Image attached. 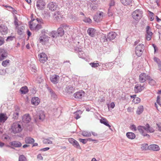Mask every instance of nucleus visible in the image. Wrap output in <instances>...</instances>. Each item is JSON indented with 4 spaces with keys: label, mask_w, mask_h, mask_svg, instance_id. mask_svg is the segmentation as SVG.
Masks as SVG:
<instances>
[{
    "label": "nucleus",
    "mask_w": 161,
    "mask_h": 161,
    "mask_svg": "<svg viewBox=\"0 0 161 161\" xmlns=\"http://www.w3.org/2000/svg\"><path fill=\"white\" fill-rule=\"evenodd\" d=\"M137 129L139 131H150V125L149 124H147L145 126L140 125L138 126Z\"/></svg>",
    "instance_id": "15"
},
{
    "label": "nucleus",
    "mask_w": 161,
    "mask_h": 161,
    "mask_svg": "<svg viewBox=\"0 0 161 161\" xmlns=\"http://www.w3.org/2000/svg\"><path fill=\"white\" fill-rule=\"evenodd\" d=\"M26 158L23 155H20L19 158V161H26Z\"/></svg>",
    "instance_id": "47"
},
{
    "label": "nucleus",
    "mask_w": 161,
    "mask_h": 161,
    "mask_svg": "<svg viewBox=\"0 0 161 161\" xmlns=\"http://www.w3.org/2000/svg\"><path fill=\"white\" fill-rule=\"evenodd\" d=\"M48 7L49 9L51 11H55L58 8V5L55 3L50 2L48 5Z\"/></svg>",
    "instance_id": "14"
},
{
    "label": "nucleus",
    "mask_w": 161,
    "mask_h": 161,
    "mask_svg": "<svg viewBox=\"0 0 161 161\" xmlns=\"http://www.w3.org/2000/svg\"><path fill=\"white\" fill-rule=\"evenodd\" d=\"M69 142L71 144H73L75 140L72 138H69L68 139Z\"/></svg>",
    "instance_id": "64"
},
{
    "label": "nucleus",
    "mask_w": 161,
    "mask_h": 161,
    "mask_svg": "<svg viewBox=\"0 0 161 161\" xmlns=\"http://www.w3.org/2000/svg\"><path fill=\"white\" fill-rule=\"evenodd\" d=\"M107 13L108 16H112L113 15V13L110 7L108 9Z\"/></svg>",
    "instance_id": "53"
},
{
    "label": "nucleus",
    "mask_w": 161,
    "mask_h": 161,
    "mask_svg": "<svg viewBox=\"0 0 161 161\" xmlns=\"http://www.w3.org/2000/svg\"><path fill=\"white\" fill-rule=\"evenodd\" d=\"M23 126L17 123H14L12 126V131H22Z\"/></svg>",
    "instance_id": "10"
},
{
    "label": "nucleus",
    "mask_w": 161,
    "mask_h": 161,
    "mask_svg": "<svg viewBox=\"0 0 161 161\" xmlns=\"http://www.w3.org/2000/svg\"><path fill=\"white\" fill-rule=\"evenodd\" d=\"M148 80H149V83L150 84V85L152 86H153L155 84V81L154 80L152 79L150 76L149 78L148 79Z\"/></svg>",
    "instance_id": "43"
},
{
    "label": "nucleus",
    "mask_w": 161,
    "mask_h": 161,
    "mask_svg": "<svg viewBox=\"0 0 161 161\" xmlns=\"http://www.w3.org/2000/svg\"><path fill=\"white\" fill-rule=\"evenodd\" d=\"M31 120V118L29 114H25L22 117V120L24 123H28Z\"/></svg>",
    "instance_id": "18"
},
{
    "label": "nucleus",
    "mask_w": 161,
    "mask_h": 161,
    "mask_svg": "<svg viewBox=\"0 0 161 161\" xmlns=\"http://www.w3.org/2000/svg\"><path fill=\"white\" fill-rule=\"evenodd\" d=\"M134 102L135 103H139L141 101L140 99L138 97H135L134 99Z\"/></svg>",
    "instance_id": "54"
},
{
    "label": "nucleus",
    "mask_w": 161,
    "mask_h": 161,
    "mask_svg": "<svg viewBox=\"0 0 161 161\" xmlns=\"http://www.w3.org/2000/svg\"><path fill=\"white\" fill-rule=\"evenodd\" d=\"M82 135L85 137H89L91 136V133L89 131H82Z\"/></svg>",
    "instance_id": "42"
},
{
    "label": "nucleus",
    "mask_w": 161,
    "mask_h": 161,
    "mask_svg": "<svg viewBox=\"0 0 161 161\" xmlns=\"http://www.w3.org/2000/svg\"><path fill=\"white\" fill-rule=\"evenodd\" d=\"M153 60L158 64V65L161 64L160 60L156 57H154L153 58Z\"/></svg>",
    "instance_id": "51"
},
{
    "label": "nucleus",
    "mask_w": 161,
    "mask_h": 161,
    "mask_svg": "<svg viewBox=\"0 0 161 161\" xmlns=\"http://www.w3.org/2000/svg\"><path fill=\"white\" fill-rule=\"evenodd\" d=\"M83 21L86 23H91L92 22V20L91 19L89 18L86 17L83 19Z\"/></svg>",
    "instance_id": "52"
},
{
    "label": "nucleus",
    "mask_w": 161,
    "mask_h": 161,
    "mask_svg": "<svg viewBox=\"0 0 161 161\" xmlns=\"http://www.w3.org/2000/svg\"><path fill=\"white\" fill-rule=\"evenodd\" d=\"M9 60L7 59L3 61L2 62V64L3 66L6 67L9 64Z\"/></svg>",
    "instance_id": "45"
},
{
    "label": "nucleus",
    "mask_w": 161,
    "mask_h": 161,
    "mask_svg": "<svg viewBox=\"0 0 161 161\" xmlns=\"http://www.w3.org/2000/svg\"><path fill=\"white\" fill-rule=\"evenodd\" d=\"M160 98L161 97L160 96H158L157 97L156 102L159 105H161V104L160 103Z\"/></svg>",
    "instance_id": "56"
},
{
    "label": "nucleus",
    "mask_w": 161,
    "mask_h": 161,
    "mask_svg": "<svg viewBox=\"0 0 161 161\" xmlns=\"http://www.w3.org/2000/svg\"><path fill=\"white\" fill-rule=\"evenodd\" d=\"M36 20L39 23H43V20L41 18H37Z\"/></svg>",
    "instance_id": "63"
},
{
    "label": "nucleus",
    "mask_w": 161,
    "mask_h": 161,
    "mask_svg": "<svg viewBox=\"0 0 161 161\" xmlns=\"http://www.w3.org/2000/svg\"><path fill=\"white\" fill-rule=\"evenodd\" d=\"M58 35L59 36H62L64 34V31L63 28L62 27H59L57 30Z\"/></svg>",
    "instance_id": "38"
},
{
    "label": "nucleus",
    "mask_w": 161,
    "mask_h": 161,
    "mask_svg": "<svg viewBox=\"0 0 161 161\" xmlns=\"http://www.w3.org/2000/svg\"><path fill=\"white\" fill-rule=\"evenodd\" d=\"M148 144L145 143L142 144L141 148L142 150H146L148 149Z\"/></svg>",
    "instance_id": "41"
},
{
    "label": "nucleus",
    "mask_w": 161,
    "mask_h": 161,
    "mask_svg": "<svg viewBox=\"0 0 161 161\" xmlns=\"http://www.w3.org/2000/svg\"><path fill=\"white\" fill-rule=\"evenodd\" d=\"M132 0H120L121 3L125 6L130 5L131 3Z\"/></svg>",
    "instance_id": "30"
},
{
    "label": "nucleus",
    "mask_w": 161,
    "mask_h": 161,
    "mask_svg": "<svg viewBox=\"0 0 161 161\" xmlns=\"http://www.w3.org/2000/svg\"><path fill=\"white\" fill-rule=\"evenodd\" d=\"M114 64V63L112 62H109L108 63L105 64H103L102 65L103 67H105L106 69H110L113 66Z\"/></svg>",
    "instance_id": "25"
},
{
    "label": "nucleus",
    "mask_w": 161,
    "mask_h": 161,
    "mask_svg": "<svg viewBox=\"0 0 161 161\" xmlns=\"http://www.w3.org/2000/svg\"><path fill=\"white\" fill-rule=\"evenodd\" d=\"M90 65L92 68H97L98 66H100L99 62L98 61H96V63L92 62L91 63L89 64Z\"/></svg>",
    "instance_id": "37"
},
{
    "label": "nucleus",
    "mask_w": 161,
    "mask_h": 161,
    "mask_svg": "<svg viewBox=\"0 0 161 161\" xmlns=\"http://www.w3.org/2000/svg\"><path fill=\"white\" fill-rule=\"evenodd\" d=\"M144 46L142 44H139L136 47L135 53L138 56L140 57L142 53L144 50Z\"/></svg>",
    "instance_id": "2"
},
{
    "label": "nucleus",
    "mask_w": 161,
    "mask_h": 161,
    "mask_svg": "<svg viewBox=\"0 0 161 161\" xmlns=\"http://www.w3.org/2000/svg\"><path fill=\"white\" fill-rule=\"evenodd\" d=\"M35 20L34 19L33 20L30 21L29 22V27L31 30H34V28H35L36 25V24L34 22Z\"/></svg>",
    "instance_id": "32"
},
{
    "label": "nucleus",
    "mask_w": 161,
    "mask_h": 161,
    "mask_svg": "<svg viewBox=\"0 0 161 161\" xmlns=\"http://www.w3.org/2000/svg\"><path fill=\"white\" fill-rule=\"evenodd\" d=\"M4 42V38L1 36H0V46L3 45Z\"/></svg>",
    "instance_id": "59"
},
{
    "label": "nucleus",
    "mask_w": 161,
    "mask_h": 161,
    "mask_svg": "<svg viewBox=\"0 0 161 161\" xmlns=\"http://www.w3.org/2000/svg\"><path fill=\"white\" fill-rule=\"evenodd\" d=\"M78 140L80 142H82L84 144H86L87 142V141H86V140L84 139L79 138V139Z\"/></svg>",
    "instance_id": "62"
},
{
    "label": "nucleus",
    "mask_w": 161,
    "mask_h": 161,
    "mask_svg": "<svg viewBox=\"0 0 161 161\" xmlns=\"http://www.w3.org/2000/svg\"><path fill=\"white\" fill-rule=\"evenodd\" d=\"M19 114L18 113L14 112L13 114V118L14 119H17L18 117Z\"/></svg>",
    "instance_id": "57"
},
{
    "label": "nucleus",
    "mask_w": 161,
    "mask_h": 161,
    "mask_svg": "<svg viewBox=\"0 0 161 161\" xmlns=\"http://www.w3.org/2000/svg\"><path fill=\"white\" fill-rule=\"evenodd\" d=\"M59 76L56 75H54L52 76L50 78L51 82L54 84L58 83V82Z\"/></svg>",
    "instance_id": "20"
},
{
    "label": "nucleus",
    "mask_w": 161,
    "mask_h": 161,
    "mask_svg": "<svg viewBox=\"0 0 161 161\" xmlns=\"http://www.w3.org/2000/svg\"><path fill=\"white\" fill-rule=\"evenodd\" d=\"M88 34L92 37H93L95 35V30L92 28H89L87 31Z\"/></svg>",
    "instance_id": "26"
},
{
    "label": "nucleus",
    "mask_w": 161,
    "mask_h": 161,
    "mask_svg": "<svg viewBox=\"0 0 161 161\" xmlns=\"http://www.w3.org/2000/svg\"><path fill=\"white\" fill-rule=\"evenodd\" d=\"M25 141L26 143L31 144L34 142V140L33 139L28 137L25 138Z\"/></svg>",
    "instance_id": "34"
},
{
    "label": "nucleus",
    "mask_w": 161,
    "mask_h": 161,
    "mask_svg": "<svg viewBox=\"0 0 161 161\" xmlns=\"http://www.w3.org/2000/svg\"><path fill=\"white\" fill-rule=\"evenodd\" d=\"M82 113V112L80 110L76 111V112L74 113L75 114V118L76 119H79L80 117V115Z\"/></svg>",
    "instance_id": "36"
},
{
    "label": "nucleus",
    "mask_w": 161,
    "mask_h": 161,
    "mask_svg": "<svg viewBox=\"0 0 161 161\" xmlns=\"http://www.w3.org/2000/svg\"><path fill=\"white\" fill-rule=\"evenodd\" d=\"M20 91L21 92V94H25L28 92V90L27 87L25 86L22 87L20 88Z\"/></svg>",
    "instance_id": "31"
},
{
    "label": "nucleus",
    "mask_w": 161,
    "mask_h": 161,
    "mask_svg": "<svg viewBox=\"0 0 161 161\" xmlns=\"http://www.w3.org/2000/svg\"><path fill=\"white\" fill-rule=\"evenodd\" d=\"M85 92L82 91H80L76 92L74 94V97L78 99H81L85 95Z\"/></svg>",
    "instance_id": "11"
},
{
    "label": "nucleus",
    "mask_w": 161,
    "mask_h": 161,
    "mask_svg": "<svg viewBox=\"0 0 161 161\" xmlns=\"http://www.w3.org/2000/svg\"><path fill=\"white\" fill-rule=\"evenodd\" d=\"M149 78L148 75L145 73H142L139 76V80L140 83H144Z\"/></svg>",
    "instance_id": "6"
},
{
    "label": "nucleus",
    "mask_w": 161,
    "mask_h": 161,
    "mask_svg": "<svg viewBox=\"0 0 161 161\" xmlns=\"http://www.w3.org/2000/svg\"><path fill=\"white\" fill-rule=\"evenodd\" d=\"M147 131H141V134L143 136H146L147 138H149L150 136L147 133Z\"/></svg>",
    "instance_id": "50"
},
{
    "label": "nucleus",
    "mask_w": 161,
    "mask_h": 161,
    "mask_svg": "<svg viewBox=\"0 0 161 161\" xmlns=\"http://www.w3.org/2000/svg\"><path fill=\"white\" fill-rule=\"evenodd\" d=\"M73 146L78 149H80V147L78 142L76 140H75L74 142L72 144Z\"/></svg>",
    "instance_id": "48"
},
{
    "label": "nucleus",
    "mask_w": 161,
    "mask_h": 161,
    "mask_svg": "<svg viewBox=\"0 0 161 161\" xmlns=\"http://www.w3.org/2000/svg\"><path fill=\"white\" fill-rule=\"evenodd\" d=\"M148 150L157 151L160 150V148L157 145L151 144L149 146Z\"/></svg>",
    "instance_id": "17"
},
{
    "label": "nucleus",
    "mask_w": 161,
    "mask_h": 161,
    "mask_svg": "<svg viewBox=\"0 0 161 161\" xmlns=\"http://www.w3.org/2000/svg\"><path fill=\"white\" fill-rule=\"evenodd\" d=\"M15 30L17 32V33L19 35H22L24 32L25 28V25L23 24H21L20 25L16 26L15 27Z\"/></svg>",
    "instance_id": "5"
},
{
    "label": "nucleus",
    "mask_w": 161,
    "mask_h": 161,
    "mask_svg": "<svg viewBox=\"0 0 161 161\" xmlns=\"http://www.w3.org/2000/svg\"><path fill=\"white\" fill-rule=\"evenodd\" d=\"M130 129L131 130L134 131H136V126L134 125H131L130 127Z\"/></svg>",
    "instance_id": "60"
},
{
    "label": "nucleus",
    "mask_w": 161,
    "mask_h": 161,
    "mask_svg": "<svg viewBox=\"0 0 161 161\" xmlns=\"http://www.w3.org/2000/svg\"><path fill=\"white\" fill-rule=\"evenodd\" d=\"M34 30H34L36 31H37L40 29H42V26L40 24H37L36 26L34 28Z\"/></svg>",
    "instance_id": "46"
},
{
    "label": "nucleus",
    "mask_w": 161,
    "mask_h": 161,
    "mask_svg": "<svg viewBox=\"0 0 161 161\" xmlns=\"http://www.w3.org/2000/svg\"><path fill=\"white\" fill-rule=\"evenodd\" d=\"M144 110L143 107L142 105L139 106L136 111V113L138 115H140L142 114Z\"/></svg>",
    "instance_id": "29"
},
{
    "label": "nucleus",
    "mask_w": 161,
    "mask_h": 161,
    "mask_svg": "<svg viewBox=\"0 0 161 161\" xmlns=\"http://www.w3.org/2000/svg\"><path fill=\"white\" fill-rule=\"evenodd\" d=\"M36 6L39 10H42L45 8L46 3L44 0H36Z\"/></svg>",
    "instance_id": "4"
},
{
    "label": "nucleus",
    "mask_w": 161,
    "mask_h": 161,
    "mask_svg": "<svg viewBox=\"0 0 161 161\" xmlns=\"http://www.w3.org/2000/svg\"><path fill=\"white\" fill-rule=\"evenodd\" d=\"M40 102V99L38 97H33L31 100V104L34 105L36 106L38 105Z\"/></svg>",
    "instance_id": "19"
},
{
    "label": "nucleus",
    "mask_w": 161,
    "mask_h": 161,
    "mask_svg": "<svg viewBox=\"0 0 161 161\" xmlns=\"http://www.w3.org/2000/svg\"><path fill=\"white\" fill-rule=\"evenodd\" d=\"M153 33L152 32H146V39L148 41L150 40L151 38Z\"/></svg>",
    "instance_id": "40"
},
{
    "label": "nucleus",
    "mask_w": 161,
    "mask_h": 161,
    "mask_svg": "<svg viewBox=\"0 0 161 161\" xmlns=\"http://www.w3.org/2000/svg\"><path fill=\"white\" fill-rule=\"evenodd\" d=\"M53 139L52 137H50L48 139H45L43 140V142L46 144H51L52 143V141L51 140H53Z\"/></svg>",
    "instance_id": "35"
},
{
    "label": "nucleus",
    "mask_w": 161,
    "mask_h": 161,
    "mask_svg": "<svg viewBox=\"0 0 161 161\" xmlns=\"http://www.w3.org/2000/svg\"><path fill=\"white\" fill-rule=\"evenodd\" d=\"M73 146L78 149H80V147L78 142L76 140H75L74 142L72 144Z\"/></svg>",
    "instance_id": "49"
},
{
    "label": "nucleus",
    "mask_w": 161,
    "mask_h": 161,
    "mask_svg": "<svg viewBox=\"0 0 161 161\" xmlns=\"http://www.w3.org/2000/svg\"><path fill=\"white\" fill-rule=\"evenodd\" d=\"M11 145L15 147H20L21 145V143L19 142L13 141L11 142Z\"/></svg>",
    "instance_id": "28"
},
{
    "label": "nucleus",
    "mask_w": 161,
    "mask_h": 161,
    "mask_svg": "<svg viewBox=\"0 0 161 161\" xmlns=\"http://www.w3.org/2000/svg\"><path fill=\"white\" fill-rule=\"evenodd\" d=\"M105 16V14L103 12L99 11L94 16L93 18L94 20L97 22H98L102 20Z\"/></svg>",
    "instance_id": "3"
},
{
    "label": "nucleus",
    "mask_w": 161,
    "mask_h": 161,
    "mask_svg": "<svg viewBox=\"0 0 161 161\" xmlns=\"http://www.w3.org/2000/svg\"><path fill=\"white\" fill-rule=\"evenodd\" d=\"M115 107L114 103L113 102H111L109 105H108V107L109 108V107L113 108Z\"/></svg>",
    "instance_id": "61"
},
{
    "label": "nucleus",
    "mask_w": 161,
    "mask_h": 161,
    "mask_svg": "<svg viewBox=\"0 0 161 161\" xmlns=\"http://www.w3.org/2000/svg\"><path fill=\"white\" fill-rule=\"evenodd\" d=\"M0 32L2 35H5L8 32V28L4 25L2 24L0 25Z\"/></svg>",
    "instance_id": "16"
},
{
    "label": "nucleus",
    "mask_w": 161,
    "mask_h": 161,
    "mask_svg": "<svg viewBox=\"0 0 161 161\" xmlns=\"http://www.w3.org/2000/svg\"><path fill=\"white\" fill-rule=\"evenodd\" d=\"M116 36V33L114 32H110L108 34L106 40L111 41L115 39Z\"/></svg>",
    "instance_id": "13"
},
{
    "label": "nucleus",
    "mask_w": 161,
    "mask_h": 161,
    "mask_svg": "<svg viewBox=\"0 0 161 161\" xmlns=\"http://www.w3.org/2000/svg\"><path fill=\"white\" fill-rule=\"evenodd\" d=\"M47 89L51 94L52 98L54 99H56L57 98V95L55 94L54 91L49 87H47Z\"/></svg>",
    "instance_id": "27"
},
{
    "label": "nucleus",
    "mask_w": 161,
    "mask_h": 161,
    "mask_svg": "<svg viewBox=\"0 0 161 161\" xmlns=\"http://www.w3.org/2000/svg\"><path fill=\"white\" fill-rule=\"evenodd\" d=\"M49 38V37L47 35L44 34L40 36L39 40L40 43L42 44H45L46 42L48 41Z\"/></svg>",
    "instance_id": "8"
},
{
    "label": "nucleus",
    "mask_w": 161,
    "mask_h": 161,
    "mask_svg": "<svg viewBox=\"0 0 161 161\" xmlns=\"http://www.w3.org/2000/svg\"><path fill=\"white\" fill-rule=\"evenodd\" d=\"M142 11L140 9H138L132 12V16L134 19L136 21H138L142 18Z\"/></svg>",
    "instance_id": "1"
},
{
    "label": "nucleus",
    "mask_w": 161,
    "mask_h": 161,
    "mask_svg": "<svg viewBox=\"0 0 161 161\" xmlns=\"http://www.w3.org/2000/svg\"><path fill=\"white\" fill-rule=\"evenodd\" d=\"M115 2L114 0H110L109 3V7L111 8V7L113 6L114 5Z\"/></svg>",
    "instance_id": "55"
},
{
    "label": "nucleus",
    "mask_w": 161,
    "mask_h": 161,
    "mask_svg": "<svg viewBox=\"0 0 161 161\" xmlns=\"http://www.w3.org/2000/svg\"><path fill=\"white\" fill-rule=\"evenodd\" d=\"M39 60L40 62L45 63L47 60V57L46 54L44 53H42L38 55Z\"/></svg>",
    "instance_id": "9"
},
{
    "label": "nucleus",
    "mask_w": 161,
    "mask_h": 161,
    "mask_svg": "<svg viewBox=\"0 0 161 161\" xmlns=\"http://www.w3.org/2000/svg\"><path fill=\"white\" fill-rule=\"evenodd\" d=\"M8 117L6 114L3 113L0 114V123H4L7 119Z\"/></svg>",
    "instance_id": "22"
},
{
    "label": "nucleus",
    "mask_w": 161,
    "mask_h": 161,
    "mask_svg": "<svg viewBox=\"0 0 161 161\" xmlns=\"http://www.w3.org/2000/svg\"><path fill=\"white\" fill-rule=\"evenodd\" d=\"M144 88L143 85H141V84H136L134 87V91L136 93L141 92Z\"/></svg>",
    "instance_id": "12"
},
{
    "label": "nucleus",
    "mask_w": 161,
    "mask_h": 161,
    "mask_svg": "<svg viewBox=\"0 0 161 161\" xmlns=\"http://www.w3.org/2000/svg\"><path fill=\"white\" fill-rule=\"evenodd\" d=\"M75 88L72 86L69 85L67 86L65 89L66 92L69 94L72 93L75 91Z\"/></svg>",
    "instance_id": "21"
},
{
    "label": "nucleus",
    "mask_w": 161,
    "mask_h": 161,
    "mask_svg": "<svg viewBox=\"0 0 161 161\" xmlns=\"http://www.w3.org/2000/svg\"><path fill=\"white\" fill-rule=\"evenodd\" d=\"M49 36L53 38H56L58 36V33L55 31H53L50 32L49 34Z\"/></svg>",
    "instance_id": "39"
},
{
    "label": "nucleus",
    "mask_w": 161,
    "mask_h": 161,
    "mask_svg": "<svg viewBox=\"0 0 161 161\" xmlns=\"http://www.w3.org/2000/svg\"><path fill=\"white\" fill-rule=\"evenodd\" d=\"M126 135L127 137L131 139H134L136 137L135 134L132 132H128Z\"/></svg>",
    "instance_id": "33"
},
{
    "label": "nucleus",
    "mask_w": 161,
    "mask_h": 161,
    "mask_svg": "<svg viewBox=\"0 0 161 161\" xmlns=\"http://www.w3.org/2000/svg\"><path fill=\"white\" fill-rule=\"evenodd\" d=\"M14 22L15 27L21 24L20 22L19 23L18 20H14Z\"/></svg>",
    "instance_id": "58"
},
{
    "label": "nucleus",
    "mask_w": 161,
    "mask_h": 161,
    "mask_svg": "<svg viewBox=\"0 0 161 161\" xmlns=\"http://www.w3.org/2000/svg\"><path fill=\"white\" fill-rule=\"evenodd\" d=\"M100 122L101 123L109 127L110 129L112 130H113L111 128V126L108 124V121L105 118H102L100 120Z\"/></svg>",
    "instance_id": "23"
},
{
    "label": "nucleus",
    "mask_w": 161,
    "mask_h": 161,
    "mask_svg": "<svg viewBox=\"0 0 161 161\" xmlns=\"http://www.w3.org/2000/svg\"><path fill=\"white\" fill-rule=\"evenodd\" d=\"M79 56L80 58H84L85 56V54L84 52L80 50L78 52Z\"/></svg>",
    "instance_id": "44"
},
{
    "label": "nucleus",
    "mask_w": 161,
    "mask_h": 161,
    "mask_svg": "<svg viewBox=\"0 0 161 161\" xmlns=\"http://www.w3.org/2000/svg\"><path fill=\"white\" fill-rule=\"evenodd\" d=\"M38 118L41 121H42L45 119V115L43 111H40L39 112V114L38 115Z\"/></svg>",
    "instance_id": "24"
},
{
    "label": "nucleus",
    "mask_w": 161,
    "mask_h": 161,
    "mask_svg": "<svg viewBox=\"0 0 161 161\" xmlns=\"http://www.w3.org/2000/svg\"><path fill=\"white\" fill-rule=\"evenodd\" d=\"M7 51L4 48H0V61H2L8 56Z\"/></svg>",
    "instance_id": "7"
}]
</instances>
